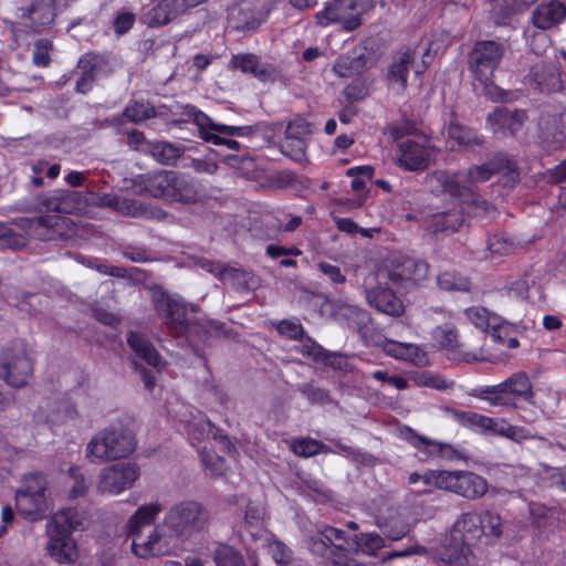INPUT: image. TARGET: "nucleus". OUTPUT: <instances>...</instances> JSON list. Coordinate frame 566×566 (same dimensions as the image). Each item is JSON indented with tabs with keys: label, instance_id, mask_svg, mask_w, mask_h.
Wrapping results in <instances>:
<instances>
[{
	"label": "nucleus",
	"instance_id": "nucleus-33",
	"mask_svg": "<svg viewBox=\"0 0 566 566\" xmlns=\"http://www.w3.org/2000/svg\"><path fill=\"white\" fill-rule=\"evenodd\" d=\"M128 345L135 355L157 369L163 366L161 358L153 344L138 333H130L127 338Z\"/></svg>",
	"mask_w": 566,
	"mask_h": 566
},
{
	"label": "nucleus",
	"instance_id": "nucleus-46",
	"mask_svg": "<svg viewBox=\"0 0 566 566\" xmlns=\"http://www.w3.org/2000/svg\"><path fill=\"white\" fill-rule=\"evenodd\" d=\"M438 286L446 291H468L470 281L454 271H446L437 279Z\"/></svg>",
	"mask_w": 566,
	"mask_h": 566
},
{
	"label": "nucleus",
	"instance_id": "nucleus-6",
	"mask_svg": "<svg viewBox=\"0 0 566 566\" xmlns=\"http://www.w3.org/2000/svg\"><path fill=\"white\" fill-rule=\"evenodd\" d=\"M33 370L32 350L23 339H15L3 347L0 354V379L10 388L27 387Z\"/></svg>",
	"mask_w": 566,
	"mask_h": 566
},
{
	"label": "nucleus",
	"instance_id": "nucleus-28",
	"mask_svg": "<svg viewBox=\"0 0 566 566\" xmlns=\"http://www.w3.org/2000/svg\"><path fill=\"white\" fill-rule=\"evenodd\" d=\"M525 113L497 107L488 116V123L495 134H514L524 124Z\"/></svg>",
	"mask_w": 566,
	"mask_h": 566
},
{
	"label": "nucleus",
	"instance_id": "nucleus-34",
	"mask_svg": "<svg viewBox=\"0 0 566 566\" xmlns=\"http://www.w3.org/2000/svg\"><path fill=\"white\" fill-rule=\"evenodd\" d=\"M195 123L199 128L200 136L206 142L213 145H226L229 149L233 150L239 148L237 140L223 138L219 132L214 130L213 126H220L221 124L213 123L205 113L197 112L195 114Z\"/></svg>",
	"mask_w": 566,
	"mask_h": 566
},
{
	"label": "nucleus",
	"instance_id": "nucleus-37",
	"mask_svg": "<svg viewBox=\"0 0 566 566\" xmlns=\"http://www.w3.org/2000/svg\"><path fill=\"white\" fill-rule=\"evenodd\" d=\"M530 77L541 90H554L559 85L557 70L543 61L532 67Z\"/></svg>",
	"mask_w": 566,
	"mask_h": 566
},
{
	"label": "nucleus",
	"instance_id": "nucleus-23",
	"mask_svg": "<svg viewBox=\"0 0 566 566\" xmlns=\"http://www.w3.org/2000/svg\"><path fill=\"white\" fill-rule=\"evenodd\" d=\"M376 275H369L365 281L366 298L368 303L388 315L398 316L403 312L401 301L388 289L373 287Z\"/></svg>",
	"mask_w": 566,
	"mask_h": 566
},
{
	"label": "nucleus",
	"instance_id": "nucleus-7",
	"mask_svg": "<svg viewBox=\"0 0 566 566\" xmlns=\"http://www.w3.org/2000/svg\"><path fill=\"white\" fill-rule=\"evenodd\" d=\"M470 395L492 406H515L517 399L530 400L533 397V388L530 378L523 373H517L499 385L474 389Z\"/></svg>",
	"mask_w": 566,
	"mask_h": 566
},
{
	"label": "nucleus",
	"instance_id": "nucleus-39",
	"mask_svg": "<svg viewBox=\"0 0 566 566\" xmlns=\"http://www.w3.org/2000/svg\"><path fill=\"white\" fill-rule=\"evenodd\" d=\"M365 70V59L359 56H339L333 65V71L339 77H353Z\"/></svg>",
	"mask_w": 566,
	"mask_h": 566
},
{
	"label": "nucleus",
	"instance_id": "nucleus-40",
	"mask_svg": "<svg viewBox=\"0 0 566 566\" xmlns=\"http://www.w3.org/2000/svg\"><path fill=\"white\" fill-rule=\"evenodd\" d=\"M355 549L375 556L385 546L384 538L377 533H360L354 539Z\"/></svg>",
	"mask_w": 566,
	"mask_h": 566
},
{
	"label": "nucleus",
	"instance_id": "nucleus-54",
	"mask_svg": "<svg viewBox=\"0 0 566 566\" xmlns=\"http://www.w3.org/2000/svg\"><path fill=\"white\" fill-rule=\"evenodd\" d=\"M314 132V125L303 117H295L285 129V136L306 140Z\"/></svg>",
	"mask_w": 566,
	"mask_h": 566
},
{
	"label": "nucleus",
	"instance_id": "nucleus-63",
	"mask_svg": "<svg viewBox=\"0 0 566 566\" xmlns=\"http://www.w3.org/2000/svg\"><path fill=\"white\" fill-rule=\"evenodd\" d=\"M52 44L45 40H39L34 44L33 62L38 66H46L50 62Z\"/></svg>",
	"mask_w": 566,
	"mask_h": 566
},
{
	"label": "nucleus",
	"instance_id": "nucleus-13",
	"mask_svg": "<svg viewBox=\"0 0 566 566\" xmlns=\"http://www.w3.org/2000/svg\"><path fill=\"white\" fill-rule=\"evenodd\" d=\"M504 55V46L495 41H480L475 43L471 56L470 66L474 77L483 85L492 84L493 74Z\"/></svg>",
	"mask_w": 566,
	"mask_h": 566
},
{
	"label": "nucleus",
	"instance_id": "nucleus-10",
	"mask_svg": "<svg viewBox=\"0 0 566 566\" xmlns=\"http://www.w3.org/2000/svg\"><path fill=\"white\" fill-rule=\"evenodd\" d=\"M369 9L361 0H331L316 12L315 20L321 27L339 24L346 31H353L361 24V14Z\"/></svg>",
	"mask_w": 566,
	"mask_h": 566
},
{
	"label": "nucleus",
	"instance_id": "nucleus-14",
	"mask_svg": "<svg viewBox=\"0 0 566 566\" xmlns=\"http://www.w3.org/2000/svg\"><path fill=\"white\" fill-rule=\"evenodd\" d=\"M177 535L161 524L156 525L148 535L140 534L133 538L132 551L139 558L170 555L176 545Z\"/></svg>",
	"mask_w": 566,
	"mask_h": 566
},
{
	"label": "nucleus",
	"instance_id": "nucleus-49",
	"mask_svg": "<svg viewBox=\"0 0 566 566\" xmlns=\"http://www.w3.org/2000/svg\"><path fill=\"white\" fill-rule=\"evenodd\" d=\"M523 10L514 0H493L492 14L497 24H503L506 20Z\"/></svg>",
	"mask_w": 566,
	"mask_h": 566
},
{
	"label": "nucleus",
	"instance_id": "nucleus-56",
	"mask_svg": "<svg viewBox=\"0 0 566 566\" xmlns=\"http://www.w3.org/2000/svg\"><path fill=\"white\" fill-rule=\"evenodd\" d=\"M496 436L505 437L514 441H523L533 438L532 432L523 427L511 426L504 419L499 422Z\"/></svg>",
	"mask_w": 566,
	"mask_h": 566
},
{
	"label": "nucleus",
	"instance_id": "nucleus-61",
	"mask_svg": "<svg viewBox=\"0 0 566 566\" xmlns=\"http://www.w3.org/2000/svg\"><path fill=\"white\" fill-rule=\"evenodd\" d=\"M264 518V509L261 504L249 502L244 511V523L248 527H258Z\"/></svg>",
	"mask_w": 566,
	"mask_h": 566
},
{
	"label": "nucleus",
	"instance_id": "nucleus-31",
	"mask_svg": "<svg viewBox=\"0 0 566 566\" xmlns=\"http://www.w3.org/2000/svg\"><path fill=\"white\" fill-rule=\"evenodd\" d=\"M229 69L251 74L260 81H266L272 75L270 67L260 64L259 57L252 53L235 54L229 62Z\"/></svg>",
	"mask_w": 566,
	"mask_h": 566
},
{
	"label": "nucleus",
	"instance_id": "nucleus-41",
	"mask_svg": "<svg viewBox=\"0 0 566 566\" xmlns=\"http://www.w3.org/2000/svg\"><path fill=\"white\" fill-rule=\"evenodd\" d=\"M218 277L238 289H251L253 286L252 274L244 270L227 266V269L218 272Z\"/></svg>",
	"mask_w": 566,
	"mask_h": 566
},
{
	"label": "nucleus",
	"instance_id": "nucleus-60",
	"mask_svg": "<svg viewBox=\"0 0 566 566\" xmlns=\"http://www.w3.org/2000/svg\"><path fill=\"white\" fill-rule=\"evenodd\" d=\"M201 459L205 467L214 475H221L226 471L224 460L212 451L203 449Z\"/></svg>",
	"mask_w": 566,
	"mask_h": 566
},
{
	"label": "nucleus",
	"instance_id": "nucleus-11",
	"mask_svg": "<svg viewBox=\"0 0 566 566\" xmlns=\"http://www.w3.org/2000/svg\"><path fill=\"white\" fill-rule=\"evenodd\" d=\"M430 50L426 49L421 61L417 62V51L405 48L397 51L387 71V82L389 87L397 93H401L407 87L408 74L412 70L416 75H421L429 66Z\"/></svg>",
	"mask_w": 566,
	"mask_h": 566
},
{
	"label": "nucleus",
	"instance_id": "nucleus-12",
	"mask_svg": "<svg viewBox=\"0 0 566 566\" xmlns=\"http://www.w3.org/2000/svg\"><path fill=\"white\" fill-rule=\"evenodd\" d=\"M139 476L140 469L136 463L112 464L101 470L96 489L101 494L116 496L132 489Z\"/></svg>",
	"mask_w": 566,
	"mask_h": 566
},
{
	"label": "nucleus",
	"instance_id": "nucleus-5",
	"mask_svg": "<svg viewBox=\"0 0 566 566\" xmlns=\"http://www.w3.org/2000/svg\"><path fill=\"white\" fill-rule=\"evenodd\" d=\"M163 520L178 539L187 541L207 528L209 513L200 502L184 500L169 506Z\"/></svg>",
	"mask_w": 566,
	"mask_h": 566
},
{
	"label": "nucleus",
	"instance_id": "nucleus-30",
	"mask_svg": "<svg viewBox=\"0 0 566 566\" xmlns=\"http://www.w3.org/2000/svg\"><path fill=\"white\" fill-rule=\"evenodd\" d=\"M163 510L164 506L160 502H149L140 505L126 523L128 535L134 538L143 534V530L151 525Z\"/></svg>",
	"mask_w": 566,
	"mask_h": 566
},
{
	"label": "nucleus",
	"instance_id": "nucleus-35",
	"mask_svg": "<svg viewBox=\"0 0 566 566\" xmlns=\"http://www.w3.org/2000/svg\"><path fill=\"white\" fill-rule=\"evenodd\" d=\"M411 443L419 451L427 453L429 457H439L451 460L455 457L457 450L452 444L429 440L420 436H412Z\"/></svg>",
	"mask_w": 566,
	"mask_h": 566
},
{
	"label": "nucleus",
	"instance_id": "nucleus-19",
	"mask_svg": "<svg viewBox=\"0 0 566 566\" xmlns=\"http://www.w3.org/2000/svg\"><path fill=\"white\" fill-rule=\"evenodd\" d=\"M83 197L81 192L70 190H57L35 203L24 205L23 211H52L61 213H76L82 209Z\"/></svg>",
	"mask_w": 566,
	"mask_h": 566
},
{
	"label": "nucleus",
	"instance_id": "nucleus-4",
	"mask_svg": "<svg viewBox=\"0 0 566 566\" xmlns=\"http://www.w3.org/2000/svg\"><path fill=\"white\" fill-rule=\"evenodd\" d=\"M481 523V514L474 512L462 514L438 552L440 560L450 566H471L474 557L470 545L482 535Z\"/></svg>",
	"mask_w": 566,
	"mask_h": 566
},
{
	"label": "nucleus",
	"instance_id": "nucleus-43",
	"mask_svg": "<svg viewBox=\"0 0 566 566\" xmlns=\"http://www.w3.org/2000/svg\"><path fill=\"white\" fill-rule=\"evenodd\" d=\"M461 205V211H449L438 216L436 218V224L439 230H458L464 222V211L468 214H472L469 212V209L465 203L462 202L461 198H458Z\"/></svg>",
	"mask_w": 566,
	"mask_h": 566
},
{
	"label": "nucleus",
	"instance_id": "nucleus-44",
	"mask_svg": "<svg viewBox=\"0 0 566 566\" xmlns=\"http://www.w3.org/2000/svg\"><path fill=\"white\" fill-rule=\"evenodd\" d=\"M291 448L295 454L304 458L329 451L328 447L312 438L295 439L292 441Z\"/></svg>",
	"mask_w": 566,
	"mask_h": 566
},
{
	"label": "nucleus",
	"instance_id": "nucleus-52",
	"mask_svg": "<svg viewBox=\"0 0 566 566\" xmlns=\"http://www.w3.org/2000/svg\"><path fill=\"white\" fill-rule=\"evenodd\" d=\"M436 342L450 353H457L460 344L458 343V334L453 327H438L433 333Z\"/></svg>",
	"mask_w": 566,
	"mask_h": 566
},
{
	"label": "nucleus",
	"instance_id": "nucleus-53",
	"mask_svg": "<svg viewBox=\"0 0 566 566\" xmlns=\"http://www.w3.org/2000/svg\"><path fill=\"white\" fill-rule=\"evenodd\" d=\"M117 212L134 218L148 217L150 214L148 207L142 201L124 197H120Z\"/></svg>",
	"mask_w": 566,
	"mask_h": 566
},
{
	"label": "nucleus",
	"instance_id": "nucleus-20",
	"mask_svg": "<svg viewBox=\"0 0 566 566\" xmlns=\"http://www.w3.org/2000/svg\"><path fill=\"white\" fill-rule=\"evenodd\" d=\"M464 315L475 327L482 331L490 328L492 338L497 343H503L513 331L512 324L495 314H491L486 308L481 306L467 308Z\"/></svg>",
	"mask_w": 566,
	"mask_h": 566
},
{
	"label": "nucleus",
	"instance_id": "nucleus-45",
	"mask_svg": "<svg viewBox=\"0 0 566 566\" xmlns=\"http://www.w3.org/2000/svg\"><path fill=\"white\" fill-rule=\"evenodd\" d=\"M184 149L167 142H157L151 146V155L156 160L165 165L174 164L182 154Z\"/></svg>",
	"mask_w": 566,
	"mask_h": 566
},
{
	"label": "nucleus",
	"instance_id": "nucleus-1",
	"mask_svg": "<svg viewBox=\"0 0 566 566\" xmlns=\"http://www.w3.org/2000/svg\"><path fill=\"white\" fill-rule=\"evenodd\" d=\"M502 169L495 163L483 164L471 168L467 174L437 171L428 177L427 182L431 190L461 198L469 212L475 217H492L494 208L485 200L478 198L472 189L481 182L488 181L493 174Z\"/></svg>",
	"mask_w": 566,
	"mask_h": 566
},
{
	"label": "nucleus",
	"instance_id": "nucleus-25",
	"mask_svg": "<svg viewBox=\"0 0 566 566\" xmlns=\"http://www.w3.org/2000/svg\"><path fill=\"white\" fill-rule=\"evenodd\" d=\"M566 18V7L558 0H551L537 6L531 15L533 25L539 30H548L560 24Z\"/></svg>",
	"mask_w": 566,
	"mask_h": 566
},
{
	"label": "nucleus",
	"instance_id": "nucleus-48",
	"mask_svg": "<svg viewBox=\"0 0 566 566\" xmlns=\"http://www.w3.org/2000/svg\"><path fill=\"white\" fill-rule=\"evenodd\" d=\"M447 134L450 143V148L454 149L457 146H468L474 142L472 133L459 125L458 123L451 122L447 128Z\"/></svg>",
	"mask_w": 566,
	"mask_h": 566
},
{
	"label": "nucleus",
	"instance_id": "nucleus-57",
	"mask_svg": "<svg viewBox=\"0 0 566 566\" xmlns=\"http://www.w3.org/2000/svg\"><path fill=\"white\" fill-rule=\"evenodd\" d=\"M482 534L499 538L502 535V520L499 514L485 512L481 514Z\"/></svg>",
	"mask_w": 566,
	"mask_h": 566
},
{
	"label": "nucleus",
	"instance_id": "nucleus-62",
	"mask_svg": "<svg viewBox=\"0 0 566 566\" xmlns=\"http://www.w3.org/2000/svg\"><path fill=\"white\" fill-rule=\"evenodd\" d=\"M530 515L532 523L536 527H544L547 524V520L552 517L553 511L541 503H531Z\"/></svg>",
	"mask_w": 566,
	"mask_h": 566
},
{
	"label": "nucleus",
	"instance_id": "nucleus-27",
	"mask_svg": "<svg viewBox=\"0 0 566 566\" xmlns=\"http://www.w3.org/2000/svg\"><path fill=\"white\" fill-rule=\"evenodd\" d=\"M453 419L464 428L480 434H497L501 419L491 418L473 411L453 410Z\"/></svg>",
	"mask_w": 566,
	"mask_h": 566
},
{
	"label": "nucleus",
	"instance_id": "nucleus-38",
	"mask_svg": "<svg viewBox=\"0 0 566 566\" xmlns=\"http://www.w3.org/2000/svg\"><path fill=\"white\" fill-rule=\"evenodd\" d=\"M99 61L101 59L93 54H86L80 60L78 67L82 71V75L76 82L77 92L86 93L91 90L97 75V65Z\"/></svg>",
	"mask_w": 566,
	"mask_h": 566
},
{
	"label": "nucleus",
	"instance_id": "nucleus-18",
	"mask_svg": "<svg viewBox=\"0 0 566 566\" xmlns=\"http://www.w3.org/2000/svg\"><path fill=\"white\" fill-rule=\"evenodd\" d=\"M156 312L172 328H182L187 323V305L178 295H169L160 289L151 292Z\"/></svg>",
	"mask_w": 566,
	"mask_h": 566
},
{
	"label": "nucleus",
	"instance_id": "nucleus-3",
	"mask_svg": "<svg viewBox=\"0 0 566 566\" xmlns=\"http://www.w3.org/2000/svg\"><path fill=\"white\" fill-rule=\"evenodd\" d=\"M136 195L150 196L170 202L191 203L199 199L197 185L174 171L161 170L138 176L133 180Z\"/></svg>",
	"mask_w": 566,
	"mask_h": 566
},
{
	"label": "nucleus",
	"instance_id": "nucleus-64",
	"mask_svg": "<svg viewBox=\"0 0 566 566\" xmlns=\"http://www.w3.org/2000/svg\"><path fill=\"white\" fill-rule=\"evenodd\" d=\"M0 240H3L10 248H20L25 245L24 235L15 233L9 226L0 222Z\"/></svg>",
	"mask_w": 566,
	"mask_h": 566
},
{
	"label": "nucleus",
	"instance_id": "nucleus-42",
	"mask_svg": "<svg viewBox=\"0 0 566 566\" xmlns=\"http://www.w3.org/2000/svg\"><path fill=\"white\" fill-rule=\"evenodd\" d=\"M266 553L271 555L277 566H283L293 558L292 551L281 541L268 536L262 544Z\"/></svg>",
	"mask_w": 566,
	"mask_h": 566
},
{
	"label": "nucleus",
	"instance_id": "nucleus-36",
	"mask_svg": "<svg viewBox=\"0 0 566 566\" xmlns=\"http://www.w3.org/2000/svg\"><path fill=\"white\" fill-rule=\"evenodd\" d=\"M446 472L447 471H438V470H429L423 474H419L413 472L409 475L408 482L411 485H419L415 490V492L419 494H424L430 491L431 488H437L440 490L446 489Z\"/></svg>",
	"mask_w": 566,
	"mask_h": 566
},
{
	"label": "nucleus",
	"instance_id": "nucleus-24",
	"mask_svg": "<svg viewBox=\"0 0 566 566\" xmlns=\"http://www.w3.org/2000/svg\"><path fill=\"white\" fill-rule=\"evenodd\" d=\"M384 353L395 359L410 363L418 367L429 365L428 354L417 344L385 339L381 343Z\"/></svg>",
	"mask_w": 566,
	"mask_h": 566
},
{
	"label": "nucleus",
	"instance_id": "nucleus-17",
	"mask_svg": "<svg viewBox=\"0 0 566 566\" xmlns=\"http://www.w3.org/2000/svg\"><path fill=\"white\" fill-rule=\"evenodd\" d=\"M444 491L474 500L482 497L486 493L488 483L482 476L473 472L447 471Z\"/></svg>",
	"mask_w": 566,
	"mask_h": 566
},
{
	"label": "nucleus",
	"instance_id": "nucleus-16",
	"mask_svg": "<svg viewBox=\"0 0 566 566\" xmlns=\"http://www.w3.org/2000/svg\"><path fill=\"white\" fill-rule=\"evenodd\" d=\"M428 265L426 262L411 258H400L390 261V264L378 275L387 276L394 286L408 287L427 277Z\"/></svg>",
	"mask_w": 566,
	"mask_h": 566
},
{
	"label": "nucleus",
	"instance_id": "nucleus-58",
	"mask_svg": "<svg viewBox=\"0 0 566 566\" xmlns=\"http://www.w3.org/2000/svg\"><path fill=\"white\" fill-rule=\"evenodd\" d=\"M69 478L71 482L70 497L76 499L78 496L85 495L88 484L80 470L75 467L70 468Z\"/></svg>",
	"mask_w": 566,
	"mask_h": 566
},
{
	"label": "nucleus",
	"instance_id": "nucleus-15",
	"mask_svg": "<svg viewBox=\"0 0 566 566\" xmlns=\"http://www.w3.org/2000/svg\"><path fill=\"white\" fill-rule=\"evenodd\" d=\"M398 148L399 166L410 171L426 169L437 155V148L424 137L402 140Z\"/></svg>",
	"mask_w": 566,
	"mask_h": 566
},
{
	"label": "nucleus",
	"instance_id": "nucleus-32",
	"mask_svg": "<svg viewBox=\"0 0 566 566\" xmlns=\"http://www.w3.org/2000/svg\"><path fill=\"white\" fill-rule=\"evenodd\" d=\"M86 522V514L77 509H64L56 512L48 525L72 534L74 531L83 528Z\"/></svg>",
	"mask_w": 566,
	"mask_h": 566
},
{
	"label": "nucleus",
	"instance_id": "nucleus-21",
	"mask_svg": "<svg viewBox=\"0 0 566 566\" xmlns=\"http://www.w3.org/2000/svg\"><path fill=\"white\" fill-rule=\"evenodd\" d=\"M49 542L48 554L60 564H73L78 557V551L72 534L46 525Z\"/></svg>",
	"mask_w": 566,
	"mask_h": 566
},
{
	"label": "nucleus",
	"instance_id": "nucleus-26",
	"mask_svg": "<svg viewBox=\"0 0 566 566\" xmlns=\"http://www.w3.org/2000/svg\"><path fill=\"white\" fill-rule=\"evenodd\" d=\"M65 219L59 217L17 218L13 223L29 234L41 239L51 240L57 234L55 227Z\"/></svg>",
	"mask_w": 566,
	"mask_h": 566
},
{
	"label": "nucleus",
	"instance_id": "nucleus-29",
	"mask_svg": "<svg viewBox=\"0 0 566 566\" xmlns=\"http://www.w3.org/2000/svg\"><path fill=\"white\" fill-rule=\"evenodd\" d=\"M187 0H163L148 13L150 27H161L185 14L189 10Z\"/></svg>",
	"mask_w": 566,
	"mask_h": 566
},
{
	"label": "nucleus",
	"instance_id": "nucleus-8",
	"mask_svg": "<svg viewBox=\"0 0 566 566\" xmlns=\"http://www.w3.org/2000/svg\"><path fill=\"white\" fill-rule=\"evenodd\" d=\"M308 549L332 565H339L343 552L350 549L345 532L325 524L316 525L307 534Z\"/></svg>",
	"mask_w": 566,
	"mask_h": 566
},
{
	"label": "nucleus",
	"instance_id": "nucleus-47",
	"mask_svg": "<svg viewBox=\"0 0 566 566\" xmlns=\"http://www.w3.org/2000/svg\"><path fill=\"white\" fill-rule=\"evenodd\" d=\"M417 386L429 387L438 390L451 388L453 381L447 380L431 371H417L410 376Z\"/></svg>",
	"mask_w": 566,
	"mask_h": 566
},
{
	"label": "nucleus",
	"instance_id": "nucleus-22",
	"mask_svg": "<svg viewBox=\"0 0 566 566\" xmlns=\"http://www.w3.org/2000/svg\"><path fill=\"white\" fill-rule=\"evenodd\" d=\"M20 11L23 24L38 33L54 21L55 0H31L29 6L21 8Z\"/></svg>",
	"mask_w": 566,
	"mask_h": 566
},
{
	"label": "nucleus",
	"instance_id": "nucleus-2",
	"mask_svg": "<svg viewBox=\"0 0 566 566\" xmlns=\"http://www.w3.org/2000/svg\"><path fill=\"white\" fill-rule=\"evenodd\" d=\"M137 448L134 430L123 423L111 424L97 431L85 448V455L96 464L128 458Z\"/></svg>",
	"mask_w": 566,
	"mask_h": 566
},
{
	"label": "nucleus",
	"instance_id": "nucleus-9",
	"mask_svg": "<svg viewBox=\"0 0 566 566\" xmlns=\"http://www.w3.org/2000/svg\"><path fill=\"white\" fill-rule=\"evenodd\" d=\"M46 489L48 482L43 474H27L15 493L17 510L29 520H41L48 510Z\"/></svg>",
	"mask_w": 566,
	"mask_h": 566
},
{
	"label": "nucleus",
	"instance_id": "nucleus-55",
	"mask_svg": "<svg viewBox=\"0 0 566 566\" xmlns=\"http://www.w3.org/2000/svg\"><path fill=\"white\" fill-rule=\"evenodd\" d=\"M212 423L201 416L187 423L188 434L191 437V439L195 440H202L208 438L210 434H212Z\"/></svg>",
	"mask_w": 566,
	"mask_h": 566
},
{
	"label": "nucleus",
	"instance_id": "nucleus-50",
	"mask_svg": "<svg viewBox=\"0 0 566 566\" xmlns=\"http://www.w3.org/2000/svg\"><path fill=\"white\" fill-rule=\"evenodd\" d=\"M217 566H245L242 556L228 545H220L214 552Z\"/></svg>",
	"mask_w": 566,
	"mask_h": 566
},
{
	"label": "nucleus",
	"instance_id": "nucleus-59",
	"mask_svg": "<svg viewBox=\"0 0 566 566\" xmlns=\"http://www.w3.org/2000/svg\"><path fill=\"white\" fill-rule=\"evenodd\" d=\"M154 115V109L149 107L148 105L142 104V103H132L129 104L125 112L124 116L134 123H138L140 120H144L146 118H149Z\"/></svg>",
	"mask_w": 566,
	"mask_h": 566
},
{
	"label": "nucleus",
	"instance_id": "nucleus-51",
	"mask_svg": "<svg viewBox=\"0 0 566 566\" xmlns=\"http://www.w3.org/2000/svg\"><path fill=\"white\" fill-rule=\"evenodd\" d=\"M306 146V140L289 136H285L281 143L282 153L295 161L305 159Z\"/></svg>",
	"mask_w": 566,
	"mask_h": 566
}]
</instances>
